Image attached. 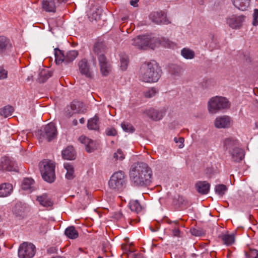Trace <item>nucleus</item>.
I'll return each mask as SVG.
<instances>
[{"instance_id":"nucleus-9","label":"nucleus","mask_w":258,"mask_h":258,"mask_svg":"<svg viewBox=\"0 0 258 258\" xmlns=\"http://www.w3.org/2000/svg\"><path fill=\"white\" fill-rule=\"evenodd\" d=\"M166 109L165 107H162L159 109L154 108H150L147 109L143 112L144 114L154 121H158L161 120L165 115Z\"/></svg>"},{"instance_id":"nucleus-38","label":"nucleus","mask_w":258,"mask_h":258,"mask_svg":"<svg viewBox=\"0 0 258 258\" xmlns=\"http://www.w3.org/2000/svg\"><path fill=\"white\" fill-rule=\"evenodd\" d=\"M99 118L95 115L93 118L89 119L88 121V127L90 130H97L99 126L98 124Z\"/></svg>"},{"instance_id":"nucleus-24","label":"nucleus","mask_w":258,"mask_h":258,"mask_svg":"<svg viewBox=\"0 0 258 258\" xmlns=\"http://www.w3.org/2000/svg\"><path fill=\"white\" fill-rule=\"evenodd\" d=\"M37 201L44 207H49L53 205V202L47 194H44L37 197Z\"/></svg>"},{"instance_id":"nucleus-61","label":"nucleus","mask_w":258,"mask_h":258,"mask_svg":"<svg viewBox=\"0 0 258 258\" xmlns=\"http://www.w3.org/2000/svg\"><path fill=\"white\" fill-rule=\"evenodd\" d=\"M200 5H203L204 3V0H197Z\"/></svg>"},{"instance_id":"nucleus-58","label":"nucleus","mask_w":258,"mask_h":258,"mask_svg":"<svg viewBox=\"0 0 258 258\" xmlns=\"http://www.w3.org/2000/svg\"><path fill=\"white\" fill-rule=\"evenodd\" d=\"M134 258H145L142 254L138 253L134 255Z\"/></svg>"},{"instance_id":"nucleus-4","label":"nucleus","mask_w":258,"mask_h":258,"mask_svg":"<svg viewBox=\"0 0 258 258\" xmlns=\"http://www.w3.org/2000/svg\"><path fill=\"white\" fill-rule=\"evenodd\" d=\"M208 110L211 113H216L219 111L228 109L230 102L225 97H213L208 101Z\"/></svg>"},{"instance_id":"nucleus-47","label":"nucleus","mask_w":258,"mask_h":258,"mask_svg":"<svg viewBox=\"0 0 258 258\" xmlns=\"http://www.w3.org/2000/svg\"><path fill=\"white\" fill-rule=\"evenodd\" d=\"M157 92V91L155 88H152L144 92V95L146 98H150L154 97Z\"/></svg>"},{"instance_id":"nucleus-25","label":"nucleus","mask_w":258,"mask_h":258,"mask_svg":"<svg viewBox=\"0 0 258 258\" xmlns=\"http://www.w3.org/2000/svg\"><path fill=\"white\" fill-rule=\"evenodd\" d=\"M237 147H238L237 140L231 138H226L224 140V148L226 150L228 151V153Z\"/></svg>"},{"instance_id":"nucleus-52","label":"nucleus","mask_w":258,"mask_h":258,"mask_svg":"<svg viewBox=\"0 0 258 258\" xmlns=\"http://www.w3.org/2000/svg\"><path fill=\"white\" fill-rule=\"evenodd\" d=\"M249 256L250 258H258V250L255 249H250Z\"/></svg>"},{"instance_id":"nucleus-46","label":"nucleus","mask_w":258,"mask_h":258,"mask_svg":"<svg viewBox=\"0 0 258 258\" xmlns=\"http://www.w3.org/2000/svg\"><path fill=\"white\" fill-rule=\"evenodd\" d=\"M113 158L116 160H119L120 161H122L124 159L125 155H124L122 150L119 149L117 150L116 152L114 153Z\"/></svg>"},{"instance_id":"nucleus-48","label":"nucleus","mask_w":258,"mask_h":258,"mask_svg":"<svg viewBox=\"0 0 258 258\" xmlns=\"http://www.w3.org/2000/svg\"><path fill=\"white\" fill-rule=\"evenodd\" d=\"M252 24L254 26L258 25V9H254L253 14Z\"/></svg>"},{"instance_id":"nucleus-30","label":"nucleus","mask_w":258,"mask_h":258,"mask_svg":"<svg viewBox=\"0 0 258 258\" xmlns=\"http://www.w3.org/2000/svg\"><path fill=\"white\" fill-rule=\"evenodd\" d=\"M234 6L238 9L244 11L249 7L250 0H232Z\"/></svg>"},{"instance_id":"nucleus-49","label":"nucleus","mask_w":258,"mask_h":258,"mask_svg":"<svg viewBox=\"0 0 258 258\" xmlns=\"http://www.w3.org/2000/svg\"><path fill=\"white\" fill-rule=\"evenodd\" d=\"M8 71L4 69L3 67H0V80H3L7 78Z\"/></svg>"},{"instance_id":"nucleus-53","label":"nucleus","mask_w":258,"mask_h":258,"mask_svg":"<svg viewBox=\"0 0 258 258\" xmlns=\"http://www.w3.org/2000/svg\"><path fill=\"white\" fill-rule=\"evenodd\" d=\"M47 231V227L46 225H41L39 228V233L44 235Z\"/></svg>"},{"instance_id":"nucleus-26","label":"nucleus","mask_w":258,"mask_h":258,"mask_svg":"<svg viewBox=\"0 0 258 258\" xmlns=\"http://www.w3.org/2000/svg\"><path fill=\"white\" fill-rule=\"evenodd\" d=\"M173 203L174 205L181 208H186L190 204L187 200H186L183 197L179 195H177L174 197L173 200Z\"/></svg>"},{"instance_id":"nucleus-11","label":"nucleus","mask_w":258,"mask_h":258,"mask_svg":"<svg viewBox=\"0 0 258 258\" xmlns=\"http://www.w3.org/2000/svg\"><path fill=\"white\" fill-rule=\"evenodd\" d=\"M245 19L244 15H232L226 18V23L233 29H239L242 27Z\"/></svg>"},{"instance_id":"nucleus-12","label":"nucleus","mask_w":258,"mask_h":258,"mask_svg":"<svg viewBox=\"0 0 258 258\" xmlns=\"http://www.w3.org/2000/svg\"><path fill=\"white\" fill-rule=\"evenodd\" d=\"M13 44L10 39L4 36H0V55L7 56L11 53Z\"/></svg>"},{"instance_id":"nucleus-55","label":"nucleus","mask_w":258,"mask_h":258,"mask_svg":"<svg viewBox=\"0 0 258 258\" xmlns=\"http://www.w3.org/2000/svg\"><path fill=\"white\" fill-rule=\"evenodd\" d=\"M174 141L176 143L179 142L180 144L179 145V148H182L183 147V142H184V139L183 138H179L178 139L177 138H175L174 139Z\"/></svg>"},{"instance_id":"nucleus-7","label":"nucleus","mask_w":258,"mask_h":258,"mask_svg":"<svg viewBox=\"0 0 258 258\" xmlns=\"http://www.w3.org/2000/svg\"><path fill=\"white\" fill-rule=\"evenodd\" d=\"M37 135L41 140H46L50 142L55 139L57 135L56 127L53 122H50L38 131Z\"/></svg>"},{"instance_id":"nucleus-62","label":"nucleus","mask_w":258,"mask_h":258,"mask_svg":"<svg viewBox=\"0 0 258 258\" xmlns=\"http://www.w3.org/2000/svg\"><path fill=\"white\" fill-rule=\"evenodd\" d=\"M80 122L81 123L83 124L85 122V119L84 118H81L80 119Z\"/></svg>"},{"instance_id":"nucleus-41","label":"nucleus","mask_w":258,"mask_h":258,"mask_svg":"<svg viewBox=\"0 0 258 258\" xmlns=\"http://www.w3.org/2000/svg\"><path fill=\"white\" fill-rule=\"evenodd\" d=\"M120 68L122 71H125L127 69L128 64L129 62L128 57L125 54H121L120 55Z\"/></svg>"},{"instance_id":"nucleus-45","label":"nucleus","mask_w":258,"mask_h":258,"mask_svg":"<svg viewBox=\"0 0 258 258\" xmlns=\"http://www.w3.org/2000/svg\"><path fill=\"white\" fill-rule=\"evenodd\" d=\"M190 233L196 236H202L205 235V233L203 229L201 228L196 229L192 228L190 230Z\"/></svg>"},{"instance_id":"nucleus-42","label":"nucleus","mask_w":258,"mask_h":258,"mask_svg":"<svg viewBox=\"0 0 258 258\" xmlns=\"http://www.w3.org/2000/svg\"><path fill=\"white\" fill-rule=\"evenodd\" d=\"M14 112V108L11 106H6L2 108L0 112V114L5 117H7L12 115Z\"/></svg>"},{"instance_id":"nucleus-39","label":"nucleus","mask_w":258,"mask_h":258,"mask_svg":"<svg viewBox=\"0 0 258 258\" xmlns=\"http://www.w3.org/2000/svg\"><path fill=\"white\" fill-rule=\"evenodd\" d=\"M169 73L174 77L179 76L181 72V68L178 65L172 64L169 66Z\"/></svg>"},{"instance_id":"nucleus-33","label":"nucleus","mask_w":258,"mask_h":258,"mask_svg":"<svg viewBox=\"0 0 258 258\" xmlns=\"http://www.w3.org/2000/svg\"><path fill=\"white\" fill-rule=\"evenodd\" d=\"M52 76V72L50 71L43 69L39 73L38 80L39 83H44L47 79Z\"/></svg>"},{"instance_id":"nucleus-43","label":"nucleus","mask_w":258,"mask_h":258,"mask_svg":"<svg viewBox=\"0 0 258 258\" xmlns=\"http://www.w3.org/2000/svg\"><path fill=\"white\" fill-rule=\"evenodd\" d=\"M227 190V186L223 184H217L215 187V191L216 194L220 196H223Z\"/></svg>"},{"instance_id":"nucleus-35","label":"nucleus","mask_w":258,"mask_h":258,"mask_svg":"<svg viewBox=\"0 0 258 258\" xmlns=\"http://www.w3.org/2000/svg\"><path fill=\"white\" fill-rule=\"evenodd\" d=\"M78 55L77 50H70L67 52L65 56L64 63H68L72 62Z\"/></svg>"},{"instance_id":"nucleus-28","label":"nucleus","mask_w":258,"mask_h":258,"mask_svg":"<svg viewBox=\"0 0 258 258\" xmlns=\"http://www.w3.org/2000/svg\"><path fill=\"white\" fill-rule=\"evenodd\" d=\"M106 50V46L105 44L102 42H97L95 43L93 47L94 53L98 56L105 55L104 53Z\"/></svg>"},{"instance_id":"nucleus-20","label":"nucleus","mask_w":258,"mask_h":258,"mask_svg":"<svg viewBox=\"0 0 258 258\" xmlns=\"http://www.w3.org/2000/svg\"><path fill=\"white\" fill-rule=\"evenodd\" d=\"M229 153L231 156L232 161L235 162H239L242 161L245 155L244 151L239 147L234 148Z\"/></svg>"},{"instance_id":"nucleus-3","label":"nucleus","mask_w":258,"mask_h":258,"mask_svg":"<svg viewBox=\"0 0 258 258\" xmlns=\"http://www.w3.org/2000/svg\"><path fill=\"white\" fill-rule=\"evenodd\" d=\"M127 183V177L122 171L114 172L111 176L108 182L110 189L115 191L121 192L125 188Z\"/></svg>"},{"instance_id":"nucleus-27","label":"nucleus","mask_w":258,"mask_h":258,"mask_svg":"<svg viewBox=\"0 0 258 258\" xmlns=\"http://www.w3.org/2000/svg\"><path fill=\"white\" fill-rule=\"evenodd\" d=\"M76 153L72 146H68L62 151V157L67 160H74L76 158Z\"/></svg>"},{"instance_id":"nucleus-50","label":"nucleus","mask_w":258,"mask_h":258,"mask_svg":"<svg viewBox=\"0 0 258 258\" xmlns=\"http://www.w3.org/2000/svg\"><path fill=\"white\" fill-rule=\"evenodd\" d=\"M106 133L107 136H114L117 134V131L114 128H108L106 130Z\"/></svg>"},{"instance_id":"nucleus-44","label":"nucleus","mask_w":258,"mask_h":258,"mask_svg":"<svg viewBox=\"0 0 258 258\" xmlns=\"http://www.w3.org/2000/svg\"><path fill=\"white\" fill-rule=\"evenodd\" d=\"M121 126L122 130L127 133H133L135 131V127L129 123L122 122L121 124Z\"/></svg>"},{"instance_id":"nucleus-2","label":"nucleus","mask_w":258,"mask_h":258,"mask_svg":"<svg viewBox=\"0 0 258 258\" xmlns=\"http://www.w3.org/2000/svg\"><path fill=\"white\" fill-rule=\"evenodd\" d=\"M162 74V70L155 61L143 63L140 70L139 79L146 83L157 82Z\"/></svg>"},{"instance_id":"nucleus-54","label":"nucleus","mask_w":258,"mask_h":258,"mask_svg":"<svg viewBox=\"0 0 258 258\" xmlns=\"http://www.w3.org/2000/svg\"><path fill=\"white\" fill-rule=\"evenodd\" d=\"M113 218L117 220H119L123 218V215L120 212H118L114 213Z\"/></svg>"},{"instance_id":"nucleus-40","label":"nucleus","mask_w":258,"mask_h":258,"mask_svg":"<svg viewBox=\"0 0 258 258\" xmlns=\"http://www.w3.org/2000/svg\"><path fill=\"white\" fill-rule=\"evenodd\" d=\"M130 209L135 212L137 213L141 212L142 210V207L140 205L138 201H132L130 203Z\"/></svg>"},{"instance_id":"nucleus-60","label":"nucleus","mask_w":258,"mask_h":258,"mask_svg":"<svg viewBox=\"0 0 258 258\" xmlns=\"http://www.w3.org/2000/svg\"><path fill=\"white\" fill-rule=\"evenodd\" d=\"M167 47H170L171 46V42L169 41L168 40H167Z\"/></svg>"},{"instance_id":"nucleus-6","label":"nucleus","mask_w":258,"mask_h":258,"mask_svg":"<svg viewBox=\"0 0 258 258\" xmlns=\"http://www.w3.org/2000/svg\"><path fill=\"white\" fill-rule=\"evenodd\" d=\"M40 171L42 178L49 183H52L55 179V165L51 161L45 160L40 163Z\"/></svg>"},{"instance_id":"nucleus-15","label":"nucleus","mask_w":258,"mask_h":258,"mask_svg":"<svg viewBox=\"0 0 258 258\" xmlns=\"http://www.w3.org/2000/svg\"><path fill=\"white\" fill-rule=\"evenodd\" d=\"M150 19L157 24H168L169 21L166 18V15L163 12H157L151 13L149 16Z\"/></svg>"},{"instance_id":"nucleus-59","label":"nucleus","mask_w":258,"mask_h":258,"mask_svg":"<svg viewBox=\"0 0 258 258\" xmlns=\"http://www.w3.org/2000/svg\"><path fill=\"white\" fill-rule=\"evenodd\" d=\"M92 61H93V65L96 67V59L95 58H94L93 56L92 57Z\"/></svg>"},{"instance_id":"nucleus-64","label":"nucleus","mask_w":258,"mask_h":258,"mask_svg":"<svg viewBox=\"0 0 258 258\" xmlns=\"http://www.w3.org/2000/svg\"><path fill=\"white\" fill-rule=\"evenodd\" d=\"M73 124H74L75 125H76L77 124V123H78L77 120V119H74V120L73 121Z\"/></svg>"},{"instance_id":"nucleus-23","label":"nucleus","mask_w":258,"mask_h":258,"mask_svg":"<svg viewBox=\"0 0 258 258\" xmlns=\"http://www.w3.org/2000/svg\"><path fill=\"white\" fill-rule=\"evenodd\" d=\"M35 181L30 177L24 178L21 184L22 188L32 192L35 190Z\"/></svg>"},{"instance_id":"nucleus-16","label":"nucleus","mask_w":258,"mask_h":258,"mask_svg":"<svg viewBox=\"0 0 258 258\" xmlns=\"http://www.w3.org/2000/svg\"><path fill=\"white\" fill-rule=\"evenodd\" d=\"M79 71L82 75H84L88 78H92L93 74L90 71V66L88 63V60L86 58L81 60L78 63Z\"/></svg>"},{"instance_id":"nucleus-17","label":"nucleus","mask_w":258,"mask_h":258,"mask_svg":"<svg viewBox=\"0 0 258 258\" xmlns=\"http://www.w3.org/2000/svg\"><path fill=\"white\" fill-rule=\"evenodd\" d=\"M230 118L228 116H218L215 120V126L218 128H227L230 126Z\"/></svg>"},{"instance_id":"nucleus-5","label":"nucleus","mask_w":258,"mask_h":258,"mask_svg":"<svg viewBox=\"0 0 258 258\" xmlns=\"http://www.w3.org/2000/svg\"><path fill=\"white\" fill-rule=\"evenodd\" d=\"M157 42V39L151 35H143L132 39V44L139 49H154Z\"/></svg>"},{"instance_id":"nucleus-18","label":"nucleus","mask_w":258,"mask_h":258,"mask_svg":"<svg viewBox=\"0 0 258 258\" xmlns=\"http://www.w3.org/2000/svg\"><path fill=\"white\" fill-rule=\"evenodd\" d=\"M79 141L85 146V149L87 152L91 153L96 148L95 143L91 139L84 136H81L79 138Z\"/></svg>"},{"instance_id":"nucleus-56","label":"nucleus","mask_w":258,"mask_h":258,"mask_svg":"<svg viewBox=\"0 0 258 258\" xmlns=\"http://www.w3.org/2000/svg\"><path fill=\"white\" fill-rule=\"evenodd\" d=\"M99 17L98 16V15L96 14V13H93L92 14V17L91 16L89 17V19L90 21H93V20H97V19H98Z\"/></svg>"},{"instance_id":"nucleus-63","label":"nucleus","mask_w":258,"mask_h":258,"mask_svg":"<svg viewBox=\"0 0 258 258\" xmlns=\"http://www.w3.org/2000/svg\"><path fill=\"white\" fill-rule=\"evenodd\" d=\"M49 250L51 252H55V248L52 247V248H50V249Z\"/></svg>"},{"instance_id":"nucleus-57","label":"nucleus","mask_w":258,"mask_h":258,"mask_svg":"<svg viewBox=\"0 0 258 258\" xmlns=\"http://www.w3.org/2000/svg\"><path fill=\"white\" fill-rule=\"evenodd\" d=\"M139 0H132L130 1V4L132 6L136 7L137 6V3L139 2Z\"/></svg>"},{"instance_id":"nucleus-29","label":"nucleus","mask_w":258,"mask_h":258,"mask_svg":"<svg viewBox=\"0 0 258 258\" xmlns=\"http://www.w3.org/2000/svg\"><path fill=\"white\" fill-rule=\"evenodd\" d=\"M218 237L221 239L223 244L226 245H232L235 241V237L233 234L222 233Z\"/></svg>"},{"instance_id":"nucleus-10","label":"nucleus","mask_w":258,"mask_h":258,"mask_svg":"<svg viewBox=\"0 0 258 258\" xmlns=\"http://www.w3.org/2000/svg\"><path fill=\"white\" fill-rule=\"evenodd\" d=\"M68 0H41L42 10L46 12L55 13L56 7L61 3H66Z\"/></svg>"},{"instance_id":"nucleus-8","label":"nucleus","mask_w":258,"mask_h":258,"mask_svg":"<svg viewBox=\"0 0 258 258\" xmlns=\"http://www.w3.org/2000/svg\"><path fill=\"white\" fill-rule=\"evenodd\" d=\"M36 251V247L33 244L24 242L19 246L18 256L19 258H32Z\"/></svg>"},{"instance_id":"nucleus-36","label":"nucleus","mask_w":258,"mask_h":258,"mask_svg":"<svg viewBox=\"0 0 258 258\" xmlns=\"http://www.w3.org/2000/svg\"><path fill=\"white\" fill-rule=\"evenodd\" d=\"M54 55L56 64L64 62L65 56L63 52L58 48L54 49Z\"/></svg>"},{"instance_id":"nucleus-14","label":"nucleus","mask_w":258,"mask_h":258,"mask_svg":"<svg viewBox=\"0 0 258 258\" xmlns=\"http://www.w3.org/2000/svg\"><path fill=\"white\" fill-rule=\"evenodd\" d=\"M100 72L103 76H107L111 72L110 63L107 60L105 55H100L98 57Z\"/></svg>"},{"instance_id":"nucleus-22","label":"nucleus","mask_w":258,"mask_h":258,"mask_svg":"<svg viewBox=\"0 0 258 258\" xmlns=\"http://www.w3.org/2000/svg\"><path fill=\"white\" fill-rule=\"evenodd\" d=\"M210 187V183L206 181H200L196 184V188L197 191L202 195L207 194L209 191Z\"/></svg>"},{"instance_id":"nucleus-19","label":"nucleus","mask_w":258,"mask_h":258,"mask_svg":"<svg viewBox=\"0 0 258 258\" xmlns=\"http://www.w3.org/2000/svg\"><path fill=\"white\" fill-rule=\"evenodd\" d=\"M167 223L169 224L168 230L170 231L171 235L173 237H181V232L179 229L178 222L177 221H172L170 220H168Z\"/></svg>"},{"instance_id":"nucleus-1","label":"nucleus","mask_w":258,"mask_h":258,"mask_svg":"<svg viewBox=\"0 0 258 258\" xmlns=\"http://www.w3.org/2000/svg\"><path fill=\"white\" fill-rule=\"evenodd\" d=\"M130 175L134 184L138 186L146 187L152 182V171L144 162L133 164L131 167Z\"/></svg>"},{"instance_id":"nucleus-13","label":"nucleus","mask_w":258,"mask_h":258,"mask_svg":"<svg viewBox=\"0 0 258 258\" xmlns=\"http://www.w3.org/2000/svg\"><path fill=\"white\" fill-rule=\"evenodd\" d=\"M0 171H17V166L13 160L8 157H3L0 159Z\"/></svg>"},{"instance_id":"nucleus-31","label":"nucleus","mask_w":258,"mask_h":258,"mask_svg":"<svg viewBox=\"0 0 258 258\" xmlns=\"http://www.w3.org/2000/svg\"><path fill=\"white\" fill-rule=\"evenodd\" d=\"M12 186L10 183H3L0 185V197L9 196L12 191Z\"/></svg>"},{"instance_id":"nucleus-32","label":"nucleus","mask_w":258,"mask_h":258,"mask_svg":"<svg viewBox=\"0 0 258 258\" xmlns=\"http://www.w3.org/2000/svg\"><path fill=\"white\" fill-rule=\"evenodd\" d=\"M65 235L70 239H75L78 237L79 233L73 226H69L64 231Z\"/></svg>"},{"instance_id":"nucleus-21","label":"nucleus","mask_w":258,"mask_h":258,"mask_svg":"<svg viewBox=\"0 0 258 258\" xmlns=\"http://www.w3.org/2000/svg\"><path fill=\"white\" fill-rule=\"evenodd\" d=\"M27 210V205L26 204L21 202L16 204L13 208V213L17 217H24Z\"/></svg>"},{"instance_id":"nucleus-51","label":"nucleus","mask_w":258,"mask_h":258,"mask_svg":"<svg viewBox=\"0 0 258 258\" xmlns=\"http://www.w3.org/2000/svg\"><path fill=\"white\" fill-rule=\"evenodd\" d=\"M77 106H78V104L75 103H72L71 104V105H70V108L71 109V110L73 111V113H69V115L70 116H71L74 113H76L79 110L78 109V108H77Z\"/></svg>"},{"instance_id":"nucleus-34","label":"nucleus","mask_w":258,"mask_h":258,"mask_svg":"<svg viewBox=\"0 0 258 258\" xmlns=\"http://www.w3.org/2000/svg\"><path fill=\"white\" fill-rule=\"evenodd\" d=\"M64 169L67 170L66 177L67 179L72 180L75 177L74 168L72 165L69 163H65L63 165Z\"/></svg>"},{"instance_id":"nucleus-37","label":"nucleus","mask_w":258,"mask_h":258,"mask_svg":"<svg viewBox=\"0 0 258 258\" xmlns=\"http://www.w3.org/2000/svg\"><path fill=\"white\" fill-rule=\"evenodd\" d=\"M181 54L184 58L187 59H192L195 56L194 51L188 48H184L181 49Z\"/></svg>"}]
</instances>
